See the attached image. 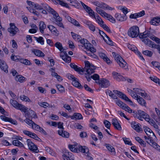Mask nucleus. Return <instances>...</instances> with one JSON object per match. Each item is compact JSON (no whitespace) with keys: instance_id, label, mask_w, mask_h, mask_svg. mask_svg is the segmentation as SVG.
I'll return each mask as SVG.
<instances>
[{"instance_id":"de8ad7c7","label":"nucleus","mask_w":160,"mask_h":160,"mask_svg":"<svg viewBox=\"0 0 160 160\" xmlns=\"http://www.w3.org/2000/svg\"><path fill=\"white\" fill-rule=\"evenodd\" d=\"M10 102V103L16 108H17L19 104L17 101L12 99L11 100Z\"/></svg>"},{"instance_id":"4be33fe9","label":"nucleus","mask_w":160,"mask_h":160,"mask_svg":"<svg viewBox=\"0 0 160 160\" xmlns=\"http://www.w3.org/2000/svg\"><path fill=\"white\" fill-rule=\"evenodd\" d=\"M150 23L152 25H158L160 24V18L158 17H155L152 19Z\"/></svg>"},{"instance_id":"e433bc0d","label":"nucleus","mask_w":160,"mask_h":160,"mask_svg":"<svg viewBox=\"0 0 160 160\" xmlns=\"http://www.w3.org/2000/svg\"><path fill=\"white\" fill-rule=\"evenodd\" d=\"M12 143L13 145L16 146L21 147H24V145L18 140H15L13 141Z\"/></svg>"},{"instance_id":"37998d69","label":"nucleus","mask_w":160,"mask_h":160,"mask_svg":"<svg viewBox=\"0 0 160 160\" xmlns=\"http://www.w3.org/2000/svg\"><path fill=\"white\" fill-rule=\"evenodd\" d=\"M91 45H88V48H86V49H88L90 51V52H92L94 53L96 52V50L95 49L93 46L92 44L91 43Z\"/></svg>"},{"instance_id":"e2e57ef3","label":"nucleus","mask_w":160,"mask_h":160,"mask_svg":"<svg viewBox=\"0 0 160 160\" xmlns=\"http://www.w3.org/2000/svg\"><path fill=\"white\" fill-rule=\"evenodd\" d=\"M105 30L107 31L108 32H111V31L109 27L105 24H103L101 26Z\"/></svg>"},{"instance_id":"0e129e2a","label":"nucleus","mask_w":160,"mask_h":160,"mask_svg":"<svg viewBox=\"0 0 160 160\" xmlns=\"http://www.w3.org/2000/svg\"><path fill=\"white\" fill-rule=\"evenodd\" d=\"M86 53L88 56L92 58H97V55L94 54L93 53L87 52Z\"/></svg>"},{"instance_id":"ddd939ff","label":"nucleus","mask_w":160,"mask_h":160,"mask_svg":"<svg viewBox=\"0 0 160 160\" xmlns=\"http://www.w3.org/2000/svg\"><path fill=\"white\" fill-rule=\"evenodd\" d=\"M0 118L2 120L4 121L9 122L14 125L17 124V121L16 120L12 119V118L6 117L3 115L1 116Z\"/></svg>"},{"instance_id":"dca6fc26","label":"nucleus","mask_w":160,"mask_h":160,"mask_svg":"<svg viewBox=\"0 0 160 160\" xmlns=\"http://www.w3.org/2000/svg\"><path fill=\"white\" fill-rule=\"evenodd\" d=\"M112 124L114 128L118 130H121L122 128L120 124L118 123V121L117 119H113L112 120Z\"/></svg>"},{"instance_id":"c9c22d12","label":"nucleus","mask_w":160,"mask_h":160,"mask_svg":"<svg viewBox=\"0 0 160 160\" xmlns=\"http://www.w3.org/2000/svg\"><path fill=\"white\" fill-rule=\"evenodd\" d=\"M94 18L98 24L100 25L101 26L104 24V22L98 15H96V17H94Z\"/></svg>"},{"instance_id":"20e7f679","label":"nucleus","mask_w":160,"mask_h":160,"mask_svg":"<svg viewBox=\"0 0 160 160\" xmlns=\"http://www.w3.org/2000/svg\"><path fill=\"white\" fill-rule=\"evenodd\" d=\"M139 33V28L137 26H133L130 27L128 31V36L133 38L137 37L138 36Z\"/></svg>"},{"instance_id":"393cba45","label":"nucleus","mask_w":160,"mask_h":160,"mask_svg":"<svg viewBox=\"0 0 160 160\" xmlns=\"http://www.w3.org/2000/svg\"><path fill=\"white\" fill-rule=\"evenodd\" d=\"M99 56L102 58L103 59V60L106 62L108 64H110L111 63V61L108 57H107L106 55L104 53L101 52L99 53Z\"/></svg>"},{"instance_id":"c756f323","label":"nucleus","mask_w":160,"mask_h":160,"mask_svg":"<svg viewBox=\"0 0 160 160\" xmlns=\"http://www.w3.org/2000/svg\"><path fill=\"white\" fill-rule=\"evenodd\" d=\"M46 26L43 21H41L39 24V30L42 33L44 32V30L46 28Z\"/></svg>"},{"instance_id":"2eb2a0df","label":"nucleus","mask_w":160,"mask_h":160,"mask_svg":"<svg viewBox=\"0 0 160 160\" xmlns=\"http://www.w3.org/2000/svg\"><path fill=\"white\" fill-rule=\"evenodd\" d=\"M115 17L118 20L121 22L125 21L127 19V17L126 15H124L123 16H122L121 14L118 13H116L115 15Z\"/></svg>"},{"instance_id":"f704fd0d","label":"nucleus","mask_w":160,"mask_h":160,"mask_svg":"<svg viewBox=\"0 0 160 160\" xmlns=\"http://www.w3.org/2000/svg\"><path fill=\"white\" fill-rule=\"evenodd\" d=\"M149 32H144L143 33H140L139 35V37L141 38L146 39L147 37H149Z\"/></svg>"},{"instance_id":"6e6552de","label":"nucleus","mask_w":160,"mask_h":160,"mask_svg":"<svg viewBox=\"0 0 160 160\" xmlns=\"http://www.w3.org/2000/svg\"><path fill=\"white\" fill-rule=\"evenodd\" d=\"M113 92L115 94H117L119 95V97L123 99H124L126 101L128 102L129 104L130 105H133V102L125 94L122 93L121 92L118 90H114L113 91Z\"/></svg>"},{"instance_id":"09e8293b","label":"nucleus","mask_w":160,"mask_h":160,"mask_svg":"<svg viewBox=\"0 0 160 160\" xmlns=\"http://www.w3.org/2000/svg\"><path fill=\"white\" fill-rule=\"evenodd\" d=\"M80 2L83 8L87 12H90L91 11V10H92V9L90 7H88V6L84 4L83 2H82L81 1Z\"/></svg>"},{"instance_id":"338daca9","label":"nucleus","mask_w":160,"mask_h":160,"mask_svg":"<svg viewBox=\"0 0 160 160\" xmlns=\"http://www.w3.org/2000/svg\"><path fill=\"white\" fill-rule=\"evenodd\" d=\"M99 76L97 74H94L93 75L91 76V78H92L94 80H99Z\"/></svg>"},{"instance_id":"72a5a7b5","label":"nucleus","mask_w":160,"mask_h":160,"mask_svg":"<svg viewBox=\"0 0 160 160\" xmlns=\"http://www.w3.org/2000/svg\"><path fill=\"white\" fill-rule=\"evenodd\" d=\"M62 59L66 62L69 63L71 62V58L66 53L62 56Z\"/></svg>"},{"instance_id":"4c0bfd02","label":"nucleus","mask_w":160,"mask_h":160,"mask_svg":"<svg viewBox=\"0 0 160 160\" xmlns=\"http://www.w3.org/2000/svg\"><path fill=\"white\" fill-rule=\"evenodd\" d=\"M34 38L35 40L38 43L42 45L44 44V41L43 38L42 37H39L38 38L34 37Z\"/></svg>"},{"instance_id":"69168bd1","label":"nucleus","mask_w":160,"mask_h":160,"mask_svg":"<svg viewBox=\"0 0 160 160\" xmlns=\"http://www.w3.org/2000/svg\"><path fill=\"white\" fill-rule=\"evenodd\" d=\"M52 33L56 36H58L59 34V31L57 30L56 28L54 29L53 31H52Z\"/></svg>"},{"instance_id":"2f4dec72","label":"nucleus","mask_w":160,"mask_h":160,"mask_svg":"<svg viewBox=\"0 0 160 160\" xmlns=\"http://www.w3.org/2000/svg\"><path fill=\"white\" fill-rule=\"evenodd\" d=\"M106 147L108 151L111 152V154L112 155H115V149L113 147L109 144H106Z\"/></svg>"},{"instance_id":"864d4df0","label":"nucleus","mask_w":160,"mask_h":160,"mask_svg":"<svg viewBox=\"0 0 160 160\" xmlns=\"http://www.w3.org/2000/svg\"><path fill=\"white\" fill-rule=\"evenodd\" d=\"M116 103L118 106L122 108L123 109L124 108V106L126 105V104L120 101H118Z\"/></svg>"},{"instance_id":"4d7b16f0","label":"nucleus","mask_w":160,"mask_h":160,"mask_svg":"<svg viewBox=\"0 0 160 160\" xmlns=\"http://www.w3.org/2000/svg\"><path fill=\"white\" fill-rule=\"evenodd\" d=\"M57 87L61 92H64V88L62 85L58 84L57 86Z\"/></svg>"},{"instance_id":"f3484780","label":"nucleus","mask_w":160,"mask_h":160,"mask_svg":"<svg viewBox=\"0 0 160 160\" xmlns=\"http://www.w3.org/2000/svg\"><path fill=\"white\" fill-rule=\"evenodd\" d=\"M112 75L114 78L117 81H119L120 80H123L124 77L122 76L120 73H118L115 72H112Z\"/></svg>"},{"instance_id":"13d9d810","label":"nucleus","mask_w":160,"mask_h":160,"mask_svg":"<svg viewBox=\"0 0 160 160\" xmlns=\"http://www.w3.org/2000/svg\"><path fill=\"white\" fill-rule=\"evenodd\" d=\"M29 137L38 141H39V139H40V138H38L35 134L32 132H31Z\"/></svg>"},{"instance_id":"a211bd4d","label":"nucleus","mask_w":160,"mask_h":160,"mask_svg":"<svg viewBox=\"0 0 160 160\" xmlns=\"http://www.w3.org/2000/svg\"><path fill=\"white\" fill-rule=\"evenodd\" d=\"M138 116L142 117L146 121H148L149 119V116L143 111L138 110Z\"/></svg>"},{"instance_id":"cd10ccee","label":"nucleus","mask_w":160,"mask_h":160,"mask_svg":"<svg viewBox=\"0 0 160 160\" xmlns=\"http://www.w3.org/2000/svg\"><path fill=\"white\" fill-rule=\"evenodd\" d=\"M32 52L38 56L42 57L45 55L41 51L38 49H34L32 51Z\"/></svg>"},{"instance_id":"b1692460","label":"nucleus","mask_w":160,"mask_h":160,"mask_svg":"<svg viewBox=\"0 0 160 160\" xmlns=\"http://www.w3.org/2000/svg\"><path fill=\"white\" fill-rule=\"evenodd\" d=\"M131 125L132 127L137 132H139L140 131L142 130V128L140 127L139 125L136 124V123L134 122L131 123Z\"/></svg>"},{"instance_id":"7ed1b4c3","label":"nucleus","mask_w":160,"mask_h":160,"mask_svg":"<svg viewBox=\"0 0 160 160\" xmlns=\"http://www.w3.org/2000/svg\"><path fill=\"white\" fill-rule=\"evenodd\" d=\"M112 54L115 59L121 67L125 69L128 68L127 63L120 55L116 54L115 52H113Z\"/></svg>"},{"instance_id":"680f3d73","label":"nucleus","mask_w":160,"mask_h":160,"mask_svg":"<svg viewBox=\"0 0 160 160\" xmlns=\"http://www.w3.org/2000/svg\"><path fill=\"white\" fill-rule=\"evenodd\" d=\"M150 78L151 80L153 81L156 83H158V82H159V81L160 80L159 78H158L156 77L155 76L150 77Z\"/></svg>"},{"instance_id":"7c9ffc66","label":"nucleus","mask_w":160,"mask_h":160,"mask_svg":"<svg viewBox=\"0 0 160 160\" xmlns=\"http://www.w3.org/2000/svg\"><path fill=\"white\" fill-rule=\"evenodd\" d=\"M71 118L72 119H81L82 118V117L80 113H75L73 116H71Z\"/></svg>"},{"instance_id":"c85d7f7f","label":"nucleus","mask_w":160,"mask_h":160,"mask_svg":"<svg viewBox=\"0 0 160 160\" xmlns=\"http://www.w3.org/2000/svg\"><path fill=\"white\" fill-rule=\"evenodd\" d=\"M16 81L21 82H23L24 81L26 80V78L21 75H16L15 78Z\"/></svg>"},{"instance_id":"412c9836","label":"nucleus","mask_w":160,"mask_h":160,"mask_svg":"<svg viewBox=\"0 0 160 160\" xmlns=\"http://www.w3.org/2000/svg\"><path fill=\"white\" fill-rule=\"evenodd\" d=\"M84 23L87 26L89 29L92 31L94 32L95 30V28L92 22L89 21H86L84 22Z\"/></svg>"},{"instance_id":"9d476101","label":"nucleus","mask_w":160,"mask_h":160,"mask_svg":"<svg viewBox=\"0 0 160 160\" xmlns=\"http://www.w3.org/2000/svg\"><path fill=\"white\" fill-rule=\"evenodd\" d=\"M10 27L8 29V31L12 36H13L18 31V29L14 23H10Z\"/></svg>"},{"instance_id":"0eeeda50","label":"nucleus","mask_w":160,"mask_h":160,"mask_svg":"<svg viewBox=\"0 0 160 160\" xmlns=\"http://www.w3.org/2000/svg\"><path fill=\"white\" fill-rule=\"evenodd\" d=\"M102 88H107L110 86L109 81L106 79L102 78L98 81H96Z\"/></svg>"},{"instance_id":"473e14b6","label":"nucleus","mask_w":160,"mask_h":160,"mask_svg":"<svg viewBox=\"0 0 160 160\" xmlns=\"http://www.w3.org/2000/svg\"><path fill=\"white\" fill-rule=\"evenodd\" d=\"M139 98L137 99V101L141 106L146 107V103L145 100L142 97L139 96Z\"/></svg>"},{"instance_id":"8fccbe9b","label":"nucleus","mask_w":160,"mask_h":160,"mask_svg":"<svg viewBox=\"0 0 160 160\" xmlns=\"http://www.w3.org/2000/svg\"><path fill=\"white\" fill-rule=\"evenodd\" d=\"M128 48L130 50L136 52V51L137 50V48L136 47H135L133 45H132L130 44H128Z\"/></svg>"},{"instance_id":"f03ea898","label":"nucleus","mask_w":160,"mask_h":160,"mask_svg":"<svg viewBox=\"0 0 160 160\" xmlns=\"http://www.w3.org/2000/svg\"><path fill=\"white\" fill-rule=\"evenodd\" d=\"M44 7L48 12L53 15V18L55 19V24L59 27L64 28V26L62 22V19L59 16L58 14L53 9L47 5H45Z\"/></svg>"},{"instance_id":"49530a36","label":"nucleus","mask_w":160,"mask_h":160,"mask_svg":"<svg viewBox=\"0 0 160 160\" xmlns=\"http://www.w3.org/2000/svg\"><path fill=\"white\" fill-rule=\"evenodd\" d=\"M142 42L146 45L150 47V45L152 44V41L148 38L144 39Z\"/></svg>"},{"instance_id":"4468645a","label":"nucleus","mask_w":160,"mask_h":160,"mask_svg":"<svg viewBox=\"0 0 160 160\" xmlns=\"http://www.w3.org/2000/svg\"><path fill=\"white\" fill-rule=\"evenodd\" d=\"M0 68L5 73L8 72V66L4 61L0 60Z\"/></svg>"},{"instance_id":"a18cd8bd","label":"nucleus","mask_w":160,"mask_h":160,"mask_svg":"<svg viewBox=\"0 0 160 160\" xmlns=\"http://www.w3.org/2000/svg\"><path fill=\"white\" fill-rule=\"evenodd\" d=\"M106 38V39L105 38V40H104L108 44L112 45H113V42L110 38L108 36H107Z\"/></svg>"},{"instance_id":"a19ab883","label":"nucleus","mask_w":160,"mask_h":160,"mask_svg":"<svg viewBox=\"0 0 160 160\" xmlns=\"http://www.w3.org/2000/svg\"><path fill=\"white\" fill-rule=\"evenodd\" d=\"M71 34L73 38L76 41L79 42V40L81 38V36L72 32H71Z\"/></svg>"},{"instance_id":"6ab92c4d","label":"nucleus","mask_w":160,"mask_h":160,"mask_svg":"<svg viewBox=\"0 0 160 160\" xmlns=\"http://www.w3.org/2000/svg\"><path fill=\"white\" fill-rule=\"evenodd\" d=\"M70 66L71 68L73 69L75 71L78 72L79 73L81 72H84L83 68L78 67V66L75 65L74 63H71Z\"/></svg>"},{"instance_id":"58836bf2","label":"nucleus","mask_w":160,"mask_h":160,"mask_svg":"<svg viewBox=\"0 0 160 160\" xmlns=\"http://www.w3.org/2000/svg\"><path fill=\"white\" fill-rule=\"evenodd\" d=\"M68 148L72 151L78 152V148L75 145H69Z\"/></svg>"},{"instance_id":"052dcab7","label":"nucleus","mask_w":160,"mask_h":160,"mask_svg":"<svg viewBox=\"0 0 160 160\" xmlns=\"http://www.w3.org/2000/svg\"><path fill=\"white\" fill-rule=\"evenodd\" d=\"M123 109L129 113H132V110L131 109L127 104L124 106V108H123Z\"/></svg>"},{"instance_id":"6e6d98bb","label":"nucleus","mask_w":160,"mask_h":160,"mask_svg":"<svg viewBox=\"0 0 160 160\" xmlns=\"http://www.w3.org/2000/svg\"><path fill=\"white\" fill-rule=\"evenodd\" d=\"M21 100L25 102H31V100L29 98L25 95H22L20 96Z\"/></svg>"},{"instance_id":"3c124183","label":"nucleus","mask_w":160,"mask_h":160,"mask_svg":"<svg viewBox=\"0 0 160 160\" xmlns=\"http://www.w3.org/2000/svg\"><path fill=\"white\" fill-rule=\"evenodd\" d=\"M39 105L44 108H46L47 107H50V105L48 103L46 102H40L39 103Z\"/></svg>"},{"instance_id":"c03bdc74","label":"nucleus","mask_w":160,"mask_h":160,"mask_svg":"<svg viewBox=\"0 0 160 160\" xmlns=\"http://www.w3.org/2000/svg\"><path fill=\"white\" fill-rule=\"evenodd\" d=\"M107 93H108L109 95L113 99H117V96L114 94L111 91L108 90L107 91H106V93L107 94Z\"/></svg>"},{"instance_id":"39448f33","label":"nucleus","mask_w":160,"mask_h":160,"mask_svg":"<svg viewBox=\"0 0 160 160\" xmlns=\"http://www.w3.org/2000/svg\"><path fill=\"white\" fill-rule=\"evenodd\" d=\"M85 67L83 68L84 72H86L87 73L89 74H92L94 72V70L95 69V67L92 65H91L88 61H85Z\"/></svg>"},{"instance_id":"a878e982","label":"nucleus","mask_w":160,"mask_h":160,"mask_svg":"<svg viewBox=\"0 0 160 160\" xmlns=\"http://www.w3.org/2000/svg\"><path fill=\"white\" fill-rule=\"evenodd\" d=\"M16 109L20 110L21 111L23 112L24 113H26L28 111V108L25 106L20 103L18 105Z\"/></svg>"},{"instance_id":"aec40b11","label":"nucleus","mask_w":160,"mask_h":160,"mask_svg":"<svg viewBox=\"0 0 160 160\" xmlns=\"http://www.w3.org/2000/svg\"><path fill=\"white\" fill-rule=\"evenodd\" d=\"M67 19L68 21L72 23L73 25L76 27H80L81 25L79 22L74 19L72 18L71 17L68 16L67 17Z\"/></svg>"},{"instance_id":"1a4fd4ad","label":"nucleus","mask_w":160,"mask_h":160,"mask_svg":"<svg viewBox=\"0 0 160 160\" xmlns=\"http://www.w3.org/2000/svg\"><path fill=\"white\" fill-rule=\"evenodd\" d=\"M27 142L30 150L36 153L38 152L39 150L37 146L33 143L30 139H27Z\"/></svg>"},{"instance_id":"ea45409f","label":"nucleus","mask_w":160,"mask_h":160,"mask_svg":"<svg viewBox=\"0 0 160 160\" xmlns=\"http://www.w3.org/2000/svg\"><path fill=\"white\" fill-rule=\"evenodd\" d=\"M55 47H56L57 48H58L60 51L61 52H62L63 51V48L62 47V46L61 43L57 42H56L54 45Z\"/></svg>"},{"instance_id":"603ef678","label":"nucleus","mask_w":160,"mask_h":160,"mask_svg":"<svg viewBox=\"0 0 160 160\" xmlns=\"http://www.w3.org/2000/svg\"><path fill=\"white\" fill-rule=\"evenodd\" d=\"M143 54L145 55H147L149 57H151L152 55V52L150 51L146 50L144 51Z\"/></svg>"},{"instance_id":"bb28decb","label":"nucleus","mask_w":160,"mask_h":160,"mask_svg":"<svg viewBox=\"0 0 160 160\" xmlns=\"http://www.w3.org/2000/svg\"><path fill=\"white\" fill-rule=\"evenodd\" d=\"M72 84L75 87L78 88L79 89H82L83 88V87L78 81L77 79L76 78L73 80L72 82Z\"/></svg>"},{"instance_id":"f257e3e1","label":"nucleus","mask_w":160,"mask_h":160,"mask_svg":"<svg viewBox=\"0 0 160 160\" xmlns=\"http://www.w3.org/2000/svg\"><path fill=\"white\" fill-rule=\"evenodd\" d=\"M144 130L147 135L149 137V139L147 141V143L157 149L160 152V146L156 143L153 140V138H156L154 133L152 130L147 127H144Z\"/></svg>"},{"instance_id":"79ce46f5","label":"nucleus","mask_w":160,"mask_h":160,"mask_svg":"<svg viewBox=\"0 0 160 160\" xmlns=\"http://www.w3.org/2000/svg\"><path fill=\"white\" fill-rule=\"evenodd\" d=\"M45 150L47 152H48L52 156H55L56 155L55 152L53 150L50 148L48 147H45Z\"/></svg>"},{"instance_id":"f8f14e48","label":"nucleus","mask_w":160,"mask_h":160,"mask_svg":"<svg viewBox=\"0 0 160 160\" xmlns=\"http://www.w3.org/2000/svg\"><path fill=\"white\" fill-rule=\"evenodd\" d=\"M80 43L82 44V45H79L78 46L79 48H81L82 47H84L85 48H88V45H91V43L89 42L86 39L83 38L82 39L80 38L79 41Z\"/></svg>"},{"instance_id":"774afa93","label":"nucleus","mask_w":160,"mask_h":160,"mask_svg":"<svg viewBox=\"0 0 160 160\" xmlns=\"http://www.w3.org/2000/svg\"><path fill=\"white\" fill-rule=\"evenodd\" d=\"M104 123L105 126L108 128L109 129L110 127V123L107 120H105L104 122Z\"/></svg>"},{"instance_id":"5701e85b","label":"nucleus","mask_w":160,"mask_h":160,"mask_svg":"<svg viewBox=\"0 0 160 160\" xmlns=\"http://www.w3.org/2000/svg\"><path fill=\"white\" fill-rule=\"evenodd\" d=\"M99 7L104 10L107 9L110 10H112L114 9V8L111 7L106 3L103 2H101Z\"/></svg>"},{"instance_id":"423d86ee","label":"nucleus","mask_w":160,"mask_h":160,"mask_svg":"<svg viewBox=\"0 0 160 160\" xmlns=\"http://www.w3.org/2000/svg\"><path fill=\"white\" fill-rule=\"evenodd\" d=\"M81 152L82 153H85V155L86 156V159L88 160H92L93 159L90 156V154L88 153V149L86 146H79L78 148V152Z\"/></svg>"},{"instance_id":"9b49d317","label":"nucleus","mask_w":160,"mask_h":160,"mask_svg":"<svg viewBox=\"0 0 160 160\" xmlns=\"http://www.w3.org/2000/svg\"><path fill=\"white\" fill-rule=\"evenodd\" d=\"M62 157L64 160H74V158L72 153L69 152L68 151L66 150L64 154H63Z\"/></svg>"},{"instance_id":"5fc2aeb1","label":"nucleus","mask_w":160,"mask_h":160,"mask_svg":"<svg viewBox=\"0 0 160 160\" xmlns=\"http://www.w3.org/2000/svg\"><path fill=\"white\" fill-rule=\"evenodd\" d=\"M32 127L33 129L38 131H40V129L41 128L39 125H37L34 122H33V124L32 125Z\"/></svg>"},{"instance_id":"bf43d9fd","label":"nucleus","mask_w":160,"mask_h":160,"mask_svg":"<svg viewBox=\"0 0 160 160\" xmlns=\"http://www.w3.org/2000/svg\"><path fill=\"white\" fill-rule=\"evenodd\" d=\"M25 122L28 124L30 126H32L33 124V122H34L32 120H30L29 119L26 118L24 120Z\"/></svg>"}]
</instances>
